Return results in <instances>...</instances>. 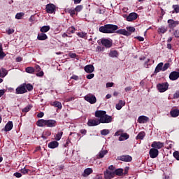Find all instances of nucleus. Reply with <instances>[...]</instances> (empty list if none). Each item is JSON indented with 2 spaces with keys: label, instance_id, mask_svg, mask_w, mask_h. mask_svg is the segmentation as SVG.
I'll return each mask as SVG.
<instances>
[{
  "label": "nucleus",
  "instance_id": "72a5a7b5",
  "mask_svg": "<svg viewBox=\"0 0 179 179\" xmlns=\"http://www.w3.org/2000/svg\"><path fill=\"white\" fill-rule=\"evenodd\" d=\"M127 30L128 33L129 34V36H131L132 33H135V27H127Z\"/></svg>",
  "mask_w": 179,
  "mask_h": 179
},
{
  "label": "nucleus",
  "instance_id": "13d9d810",
  "mask_svg": "<svg viewBox=\"0 0 179 179\" xmlns=\"http://www.w3.org/2000/svg\"><path fill=\"white\" fill-rule=\"evenodd\" d=\"M93 78H94V73H90V74H88L87 76V79H93Z\"/></svg>",
  "mask_w": 179,
  "mask_h": 179
},
{
  "label": "nucleus",
  "instance_id": "a19ab883",
  "mask_svg": "<svg viewBox=\"0 0 179 179\" xmlns=\"http://www.w3.org/2000/svg\"><path fill=\"white\" fill-rule=\"evenodd\" d=\"M25 71L27 73H34V68H33V67H27L25 69Z\"/></svg>",
  "mask_w": 179,
  "mask_h": 179
},
{
  "label": "nucleus",
  "instance_id": "37998d69",
  "mask_svg": "<svg viewBox=\"0 0 179 179\" xmlns=\"http://www.w3.org/2000/svg\"><path fill=\"white\" fill-rule=\"evenodd\" d=\"M168 68H170V63H166L164 66H162V72L167 71Z\"/></svg>",
  "mask_w": 179,
  "mask_h": 179
},
{
  "label": "nucleus",
  "instance_id": "6e6d98bb",
  "mask_svg": "<svg viewBox=\"0 0 179 179\" xmlns=\"http://www.w3.org/2000/svg\"><path fill=\"white\" fill-rule=\"evenodd\" d=\"M6 31L8 34H13V33H15V29H8Z\"/></svg>",
  "mask_w": 179,
  "mask_h": 179
},
{
  "label": "nucleus",
  "instance_id": "aec40b11",
  "mask_svg": "<svg viewBox=\"0 0 179 179\" xmlns=\"http://www.w3.org/2000/svg\"><path fill=\"white\" fill-rule=\"evenodd\" d=\"M160 71H163V62L159 63L155 68L154 73L156 75L160 72Z\"/></svg>",
  "mask_w": 179,
  "mask_h": 179
},
{
  "label": "nucleus",
  "instance_id": "cd10ccee",
  "mask_svg": "<svg viewBox=\"0 0 179 179\" xmlns=\"http://www.w3.org/2000/svg\"><path fill=\"white\" fill-rule=\"evenodd\" d=\"M124 106H125V101H122V100H120L119 103L117 104H116V109L121 110V108H122V107H124Z\"/></svg>",
  "mask_w": 179,
  "mask_h": 179
},
{
  "label": "nucleus",
  "instance_id": "f257e3e1",
  "mask_svg": "<svg viewBox=\"0 0 179 179\" xmlns=\"http://www.w3.org/2000/svg\"><path fill=\"white\" fill-rule=\"evenodd\" d=\"M95 117L99 118L100 124H110L113 122V117L107 115V112L104 110H96Z\"/></svg>",
  "mask_w": 179,
  "mask_h": 179
},
{
  "label": "nucleus",
  "instance_id": "09e8293b",
  "mask_svg": "<svg viewBox=\"0 0 179 179\" xmlns=\"http://www.w3.org/2000/svg\"><path fill=\"white\" fill-rule=\"evenodd\" d=\"M24 87L26 90H29V92L31 91V90L33 89V85L30 84H24Z\"/></svg>",
  "mask_w": 179,
  "mask_h": 179
},
{
  "label": "nucleus",
  "instance_id": "4468645a",
  "mask_svg": "<svg viewBox=\"0 0 179 179\" xmlns=\"http://www.w3.org/2000/svg\"><path fill=\"white\" fill-rule=\"evenodd\" d=\"M46 12L48 13H54V12H55V5L48 4L46 6Z\"/></svg>",
  "mask_w": 179,
  "mask_h": 179
},
{
  "label": "nucleus",
  "instance_id": "b1692460",
  "mask_svg": "<svg viewBox=\"0 0 179 179\" xmlns=\"http://www.w3.org/2000/svg\"><path fill=\"white\" fill-rule=\"evenodd\" d=\"M37 38L39 41H44V40H47L48 38V36H47V34L42 32L38 34Z\"/></svg>",
  "mask_w": 179,
  "mask_h": 179
},
{
  "label": "nucleus",
  "instance_id": "393cba45",
  "mask_svg": "<svg viewBox=\"0 0 179 179\" xmlns=\"http://www.w3.org/2000/svg\"><path fill=\"white\" fill-rule=\"evenodd\" d=\"M46 122H47V120L41 119L37 121L36 125L38 127H46Z\"/></svg>",
  "mask_w": 179,
  "mask_h": 179
},
{
  "label": "nucleus",
  "instance_id": "7ed1b4c3",
  "mask_svg": "<svg viewBox=\"0 0 179 179\" xmlns=\"http://www.w3.org/2000/svg\"><path fill=\"white\" fill-rule=\"evenodd\" d=\"M85 100L87 101L88 103H90V104H94L96 101H97V99H96V96L92 94H87L84 97Z\"/></svg>",
  "mask_w": 179,
  "mask_h": 179
},
{
  "label": "nucleus",
  "instance_id": "6ab92c4d",
  "mask_svg": "<svg viewBox=\"0 0 179 179\" xmlns=\"http://www.w3.org/2000/svg\"><path fill=\"white\" fill-rule=\"evenodd\" d=\"M120 160L122 162H131L132 160V157L129 155H122L120 157Z\"/></svg>",
  "mask_w": 179,
  "mask_h": 179
},
{
  "label": "nucleus",
  "instance_id": "a18cd8bd",
  "mask_svg": "<svg viewBox=\"0 0 179 179\" xmlns=\"http://www.w3.org/2000/svg\"><path fill=\"white\" fill-rule=\"evenodd\" d=\"M173 9L174 10V11H173V13H174V12L176 13H179V6L178 5H173Z\"/></svg>",
  "mask_w": 179,
  "mask_h": 179
},
{
  "label": "nucleus",
  "instance_id": "680f3d73",
  "mask_svg": "<svg viewBox=\"0 0 179 179\" xmlns=\"http://www.w3.org/2000/svg\"><path fill=\"white\" fill-rule=\"evenodd\" d=\"M129 171V166H126V167L124 168V175L128 174V171Z\"/></svg>",
  "mask_w": 179,
  "mask_h": 179
},
{
  "label": "nucleus",
  "instance_id": "9d476101",
  "mask_svg": "<svg viewBox=\"0 0 179 179\" xmlns=\"http://www.w3.org/2000/svg\"><path fill=\"white\" fill-rule=\"evenodd\" d=\"M115 175V173H114V171L106 170V171L104 172V178L105 179L114 178Z\"/></svg>",
  "mask_w": 179,
  "mask_h": 179
},
{
  "label": "nucleus",
  "instance_id": "f3484780",
  "mask_svg": "<svg viewBox=\"0 0 179 179\" xmlns=\"http://www.w3.org/2000/svg\"><path fill=\"white\" fill-rule=\"evenodd\" d=\"M84 70L87 72V73H92L94 72V66L92 64H89L85 66Z\"/></svg>",
  "mask_w": 179,
  "mask_h": 179
},
{
  "label": "nucleus",
  "instance_id": "20e7f679",
  "mask_svg": "<svg viewBox=\"0 0 179 179\" xmlns=\"http://www.w3.org/2000/svg\"><path fill=\"white\" fill-rule=\"evenodd\" d=\"M157 87L160 93H164L169 89V83H159L157 85Z\"/></svg>",
  "mask_w": 179,
  "mask_h": 179
},
{
  "label": "nucleus",
  "instance_id": "f704fd0d",
  "mask_svg": "<svg viewBox=\"0 0 179 179\" xmlns=\"http://www.w3.org/2000/svg\"><path fill=\"white\" fill-rule=\"evenodd\" d=\"M109 56L112 58H115L118 57V52H117V50L110 51V52L109 53Z\"/></svg>",
  "mask_w": 179,
  "mask_h": 179
},
{
  "label": "nucleus",
  "instance_id": "f8f14e48",
  "mask_svg": "<svg viewBox=\"0 0 179 179\" xmlns=\"http://www.w3.org/2000/svg\"><path fill=\"white\" fill-rule=\"evenodd\" d=\"M179 78V72L178 71H172L169 74V79L171 80H177Z\"/></svg>",
  "mask_w": 179,
  "mask_h": 179
},
{
  "label": "nucleus",
  "instance_id": "bb28decb",
  "mask_svg": "<svg viewBox=\"0 0 179 179\" xmlns=\"http://www.w3.org/2000/svg\"><path fill=\"white\" fill-rule=\"evenodd\" d=\"M116 33L117 34H122L123 36H129V33H128V31H127L125 29L119 30L117 29Z\"/></svg>",
  "mask_w": 179,
  "mask_h": 179
},
{
  "label": "nucleus",
  "instance_id": "e433bc0d",
  "mask_svg": "<svg viewBox=\"0 0 179 179\" xmlns=\"http://www.w3.org/2000/svg\"><path fill=\"white\" fill-rule=\"evenodd\" d=\"M63 132L60 131L57 133L55 137V141H61V138H62Z\"/></svg>",
  "mask_w": 179,
  "mask_h": 179
},
{
  "label": "nucleus",
  "instance_id": "2f4dec72",
  "mask_svg": "<svg viewBox=\"0 0 179 179\" xmlns=\"http://www.w3.org/2000/svg\"><path fill=\"white\" fill-rule=\"evenodd\" d=\"M171 117H178L179 115V110L178 109H174L171 111Z\"/></svg>",
  "mask_w": 179,
  "mask_h": 179
},
{
  "label": "nucleus",
  "instance_id": "a211bd4d",
  "mask_svg": "<svg viewBox=\"0 0 179 179\" xmlns=\"http://www.w3.org/2000/svg\"><path fill=\"white\" fill-rule=\"evenodd\" d=\"M107 153H108V151L106 150H101L98 155H96V158L98 159H103V157H104V156H106V155H107Z\"/></svg>",
  "mask_w": 179,
  "mask_h": 179
},
{
  "label": "nucleus",
  "instance_id": "a878e982",
  "mask_svg": "<svg viewBox=\"0 0 179 179\" xmlns=\"http://www.w3.org/2000/svg\"><path fill=\"white\" fill-rule=\"evenodd\" d=\"M12 128H13V123L12 122H8L5 126L6 132L11 131Z\"/></svg>",
  "mask_w": 179,
  "mask_h": 179
},
{
  "label": "nucleus",
  "instance_id": "c85d7f7f",
  "mask_svg": "<svg viewBox=\"0 0 179 179\" xmlns=\"http://www.w3.org/2000/svg\"><path fill=\"white\" fill-rule=\"evenodd\" d=\"M52 106H53L54 107H57V108H59V110H61V108H62V103H61V102H59L58 101H55L52 102Z\"/></svg>",
  "mask_w": 179,
  "mask_h": 179
},
{
  "label": "nucleus",
  "instance_id": "9b49d317",
  "mask_svg": "<svg viewBox=\"0 0 179 179\" xmlns=\"http://www.w3.org/2000/svg\"><path fill=\"white\" fill-rule=\"evenodd\" d=\"M138 18V14L136 13H131L127 17V22H133V20H136Z\"/></svg>",
  "mask_w": 179,
  "mask_h": 179
},
{
  "label": "nucleus",
  "instance_id": "338daca9",
  "mask_svg": "<svg viewBox=\"0 0 179 179\" xmlns=\"http://www.w3.org/2000/svg\"><path fill=\"white\" fill-rule=\"evenodd\" d=\"M108 170H110V171H114V170H115V168L114 167V166L110 165L108 166Z\"/></svg>",
  "mask_w": 179,
  "mask_h": 179
},
{
  "label": "nucleus",
  "instance_id": "bf43d9fd",
  "mask_svg": "<svg viewBox=\"0 0 179 179\" xmlns=\"http://www.w3.org/2000/svg\"><path fill=\"white\" fill-rule=\"evenodd\" d=\"M15 177H16L17 178H20V177H22V173H19V172H16L14 173Z\"/></svg>",
  "mask_w": 179,
  "mask_h": 179
},
{
  "label": "nucleus",
  "instance_id": "0e129e2a",
  "mask_svg": "<svg viewBox=\"0 0 179 179\" xmlns=\"http://www.w3.org/2000/svg\"><path fill=\"white\" fill-rule=\"evenodd\" d=\"M135 38H136L139 41H143L145 40V38L142 36H136V37H135Z\"/></svg>",
  "mask_w": 179,
  "mask_h": 179
},
{
  "label": "nucleus",
  "instance_id": "603ef678",
  "mask_svg": "<svg viewBox=\"0 0 179 179\" xmlns=\"http://www.w3.org/2000/svg\"><path fill=\"white\" fill-rule=\"evenodd\" d=\"M76 10L75 9H70L69 10V13L71 15V16H75L76 15Z\"/></svg>",
  "mask_w": 179,
  "mask_h": 179
},
{
  "label": "nucleus",
  "instance_id": "5fc2aeb1",
  "mask_svg": "<svg viewBox=\"0 0 179 179\" xmlns=\"http://www.w3.org/2000/svg\"><path fill=\"white\" fill-rule=\"evenodd\" d=\"M21 173L22 174H27V173H29V169H26V168L22 169Z\"/></svg>",
  "mask_w": 179,
  "mask_h": 179
},
{
  "label": "nucleus",
  "instance_id": "79ce46f5",
  "mask_svg": "<svg viewBox=\"0 0 179 179\" xmlns=\"http://www.w3.org/2000/svg\"><path fill=\"white\" fill-rule=\"evenodd\" d=\"M76 31V29L73 27H71L68 29L67 31L69 34H73V33H75Z\"/></svg>",
  "mask_w": 179,
  "mask_h": 179
},
{
  "label": "nucleus",
  "instance_id": "e2e57ef3",
  "mask_svg": "<svg viewBox=\"0 0 179 179\" xmlns=\"http://www.w3.org/2000/svg\"><path fill=\"white\" fill-rule=\"evenodd\" d=\"M38 118H43L44 117V113L41 112L37 115Z\"/></svg>",
  "mask_w": 179,
  "mask_h": 179
},
{
  "label": "nucleus",
  "instance_id": "052dcab7",
  "mask_svg": "<svg viewBox=\"0 0 179 179\" xmlns=\"http://www.w3.org/2000/svg\"><path fill=\"white\" fill-rule=\"evenodd\" d=\"M114 86V83H107L106 87H113Z\"/></svg>",
  "mask_w": 179,
  "mask_h": 179
},
{
  "label": "nucleus",
  "instance_id": "423d86ee",
  "mask_svg": "<svg viewBox=\"0 0 179 179\" xmlns=\"http://www.w3.org/2000/svg\"><path fill=\"white\" fill-rule=\"evenodd\" d=\"M87 124L88 127H96L100 125V120L99 119H90Z\"/></svg>",
  "mask_w": 179,
  "mask_h": 179
},
{
  "label": "nucleus",
  "instance_id": "ddd939ff",
  "mask_svg": "<svg viewBox=\"0 0 179 179\" xmlns=\"http://www.w3.org/2000/svg\"><path fill=\"white\" fill-rule=\"evenodd\" d=\"M169 27L170 29H174V27H176L179 24L178 21H174V20H168Z\"/></svg>",
  "mask_w": 179,
  "mask_h": 179
},
{
  "label": "nucleus",
  "instance_id": "3c124183",
  "mask_svg": "<svg viewBox=\"0 0 179 179\" xmlns=\"http://www.w3.org/2000/svg\"><path fill=\"white\" fill-rule=\"evenodd\" d=\"M173 157L176 159V160H179V152L178 151H175L173 152Z\"/></svg>",
  "mask_w": 179,
  "mask_h": 179
},
{
  "label": "nucleus",
  "instance_id": "39448f33",
  "mask_svg": "<svg viewBox=\"0 0 179 179\" xmlns=\"http://www.w3.org/2000/svg\"><path fill=\"white\" fill-rule=\"evenodd\" d=\"M27 90H26V87L24 86V84L21 85L15 90L16 94H23L24 93H27Z\"/></svg>",
  "mask_w": 179,
  "mask_h": 179
},
{
  "label": "nucleus",
  "instance_id": "de8ad7c7",
  "mask_svg": "<svg viewBox=\"0 0 179 179\" xmlns=\"http://www.w3.org/2000/svg\"><path fill=\"white\" fill-rule=\"evenodd\" d=\"M31 110V106L29 105L27 107H25L24 109H22V113H29Z\"/></svg>",
  "mask_w": 179,
  "mask_h": 179
},
{
  "label": "nucleus",
  "instance_id": "774afa93",
  "mask_svg": "<svg viewBox=\"0 0 179 179\" xmlns=\"http://www.w3.org/2000/svg\"><path fill=\"white\" fill-rule=\"evenodd\" d=\"M36 76H44V72L40 71L39 73H37Z\"/></svg>",
  "mask_w": 179,
  "mask_h": 179
},
{
  "label": "nucleus",
  "instance_id": "7c9ffc66",
  "mask_svg": "<svg viewBox=\"0 0 179 179\" xmlns=\"http://www.w3.org/2000/svg\"><path fill=\"white\" fill-rule=\"evenodd\" d=\"M77 36H78V37H80V38H85V40L87 39V33L78 32Z\"/></svg>",
  "mask_w": 179,
  "mask_h": 179
},
{
  "label": "nucleus",
  "instance_id": "c9c22d12",
  "mask_svg": "<svg viewBox=\"0 0 179 179\" xmlns=\"http://www.w3.org/2000/svg\"><path fill=\"white\" fill-rule=\"evenodd\" d=\"M50 29V26H43L41 28V33H47V31H49Z\"/></svg>",
  "mask_w": 179,
  "mask_h": 179
},
{
  "label": "nucleus",
  "instance_id": "c756f323",
  "mask_svg": "<svg viewBox=\"0 0 179 179\" xmlns=\"http://www.w3.org/2000/svg\"><path fill=\"white\" fill-rule=\"evenodd\" d=\"M8 75V71L6 69L1 68L0 69V78H5Z\"/></svg>",
  "mask_w": 179,
  "mask_h": 179
},
{
  "label": "nucleus",
  "instance_id": "4be33fe9",
  "mask_svg": "<svg viewBox=\"0 0 179 179\" xmlns=\"http://www.w3.org/2000/svg\"><path fill=\"white\" fill-rule=\"evenodd\" d=\"M59 143L57 141H52L48 143V146L50 149H55V148H58Z\"/></svg>",
  "mask_w": 179,
  "mask_h": 179
},
{
  "label": "nucleus",
  "instance_id": "f03ea898",
  "mask_svg": "<svg viewBox=\"0 0 179 179\" xmlns=\"http://www.w3.org/2000/svg\"><path fill=\"white\" fill-rule=\"evenodd\" d=\"M117 30H118V26L113 24H105L104 26L99 27V31L101 33H105L107 34L116 33Z\"/></svg>",
  "mask_w": 179,
  "mask_h": 179
},
{
  "label": "nucleus",
  "instance_id": "6e6552de",
  "mask_svg": "<svg viewBox=\"0 0 179 179\" xmlns=\"http://www.w3.org/2000/svg\"><path fill=\"white\" fill-rule=\"evenodd\" d=\"M151 147L153 149H157L158 150V149H162V148L164 147V143L160 141H154L152 142Z\"/></svg>",
  "mask_w": 179,
  "mask_h": 179
},
{
  "label": "nucleus",
  "instance_id": "4d7b16f0",
  "mask_svg": "<svg viewBox=\"0 0 179 179\" xmlns=\"http://www.w3.org/2000/svg\"><path fill=\"white\" fill-rule=\"evenodd\" d=\"M122 132H124V131L122 130H121V129L117 131H116L115 133V136H120V135L121 136L120 134H122Z\"/></svg>",
  "mask_w": 179,
  "mask_h": 179
},
{
  "label": "nucleus",
  "instance_id": "69168bd1",
  "mask_svg": "<svg viewBox=\"0 0 179 179\" xmlns=\"http://www.w3.org/2000/svg\"><path fill=\"white\" fill-rule=\"evenodd\" d=\"M173 97H174V99H178V97H179V91L176 92L173 94Z\"/></svg>",
  "mask_w": 179,
  "mask_h": 179
},
{
  "label": "nucleus",
  "instance_id": "8fccbe9b",
  "mask_svg": "<svg viewBox=\"0 0 179 179\" xmlns=\"http://www.w3.org/2000/svg\"><path fill=\"white\" fill-rule=\"evenodd\" d=\"M101 134L103 136L108 135V134H110V130L103 129L102 131H101Z\"/></svg>",
  "mask_w": 179,
  "mask_h": 179
},
{
  "label": "nucleus",
  "instance_id": "473e14b6",
  "mask_svg": "<svg viewBox=\"0 0 179 179\" xmlns=\"http://www.w3.org/2000/svg\"><path fill=\"white\" fill-rule=\"evenodd\" d=\"M6 57L5 52H3V49L2 48V44L0 43V59H2Z\"/></svg>",
  "mask_w": 179,
  "mask_h": 179
},
{
  "label": "nucleus",
  "instance_id": "412c9836",
  "mask_svg": "<svg viewBox=\"0 0 179 179\" xmlns=\"http://www.w3.org/2000/svg\"><path fill=\"white\" fill-rule=\"evenodd\" d=\"M129 138V135L127 133H122L120 136L119 137L120 142H122L123 141H127Z\"/></svg>",
  "mask_w": 179,
  "mask_h": 179
},
{
  "label": "nucleus",
  "instance_id": "58836bf2",
  "mask_svg": "<svg viewBox=\"0 0 179 179\" xmlns=\"http://www.w3.org/2000/svg\"><path fill=\"white\" fill-rule=\"evenodd\" d=\"M166 31H167L166 27H161L158 29V33H162V34H164Z\"/></svg>",
  "mask_w": 179,
  "mask_h": 179
},
{
  "label": "nucleus",
  "instance_id": "ea45409f",
  "mask_svg": "<svg viewBox=\"0 0 179 179\" xmlns=\"http://www.w3.org/2000/svg\"><path fill=\"white\" fill-rule=\"evenodd\" d=\"M145 131H141L137 135L136 139L142 140V139H143V138H145Z\"/></svg>",
  "mask_w": 179,
  "mask_h": 179
},
{
  "label": "nucleus",
  "instance_id": "4c0bfd02",
  "mask_svg": "<svg viewBox=\"0 0 179 179\" xmlns=\"http://www.w3.org/2000/svg\"><path fill=\"white\" fill-rule=\"evenodd\" d=\"M114 173H115V174H116V176H121L124 173V169H117L115 170Z\"/></svg>",
  "mask_w": 179,
  "mask_h": 179
},
{
  "label": "nucleus",
  "instance_id": "0eeeda50",
  "mask_svg": "<svg viewBox=\"0 0 179 179\" xmlns=\"http://www.w3.org/2000/svg\"><path fill=\"white\" fill-rule=\"evenodd\" d=\"M150 157L151 159H156L159 156V150L156 148H151L149 151Z\"/></svg>",
  "mask_w": 179,
  "mask_h": 179
},
{
  "label": "nucleus",
  "instance_id": "1a4fd4ad",
  "mask_svg": "<svg viewBox=\"0 0 179 179\" xmlns=\"http://www.w3.org/2000/svg\"><path fill=\"white\" fill-rule=\"evenodd\" d=\"M101 43L102 45H104V47H106V48H110L113 45V42H111V41L109 39H101Z\"/></svg>",
  "mask_w": 179,
  "mask_h": 179
},
{
  "label": "nucleus",
  "instance_id": "c03bdc74",
  "mask_svg": "<svg viewBox=\"0 0 179 179\" xmlns=\"http://www.w3.org/2000/svg\"><path fill=\"white\" fill-rule=\"evenodd\" d=\"M23 16H24V13H18L15 15V19L20 20V19H22V17H23Z\"/></svg>",
  "mask_w": 179,
  "mask_h": 179
},
{
  "label": "nucleus",
  "instance_id": "5701e85b",
  "mask_svg": "<svg viewBox=\"0 0 179 179\" xmlns=\"http://www.w3.org/2000/svg\"><path fill=\"white\" fill-rule=\"evenodd\" d=\"M93 173V170L92 168H87L84 170V172L83 173V177H87L88 176H90Z\"/></svg>",
  "mask_w": 179,
  "mask_h": 179
},
{
  "label": "nucleus",
  "instance_id": "864d4df0",
  "mask_svg": "<svg viewBox=\"0 0 179 179\" xmlns=\"http://www.w3.org/2000/svg\"><path fill=\"white\" fill-rule=\"evenodd\" d=\"M173 36H175V37L176 38H179V31L178 30H175L173 31Z\"/></svg>",
  "mask_w": 179,
  "mask_h": 179
},
{
  "label": "nucleus",
  "instance_id": "dca6fc26",
  "mask_svg": "<svg viewBox=\"0 0 179 179\" xmlns=\"http://www.w3.org/2000/svg\"><path fill=\"white\" fill-rule=\"evenodd\" d=\"M148 121H149V117L147 116L142 115L138 118V122H139V124H146Z\"/></svg>",
  "mask_w": 179,
  "mask_h": 179
},
{
  "label": "nucleus",
  "instance_id": "49530a36",
  "mask_svg": "<svg viewBox=\"0 0 179 179\" xmlns=\"http://www.w3.org/2000/svg\"><path fill=\"white\" fill-rule=\"evenodd\" d=\"M82 9H83V6L82 5H78L74 8L76 12H81Z\"/></svg>",
  "mask_w": 179,
  "mask_h": 179
},
{
  "label": "nucleus",
  "instance_id": "2eb2a0df",
  "mask_svg": "<svg viewBox=\"0 0 179 179\" xmlns=\"http://www.w3.org/2000/svg\"><path fill=\"white\" fill-rule=\"evenodd\" d=\"M57 125V121L54 120H46V127L49 128H54Z\"/></svg>",
  "mask_w": 179,
  "mask_h": 179
}]
</instances>
